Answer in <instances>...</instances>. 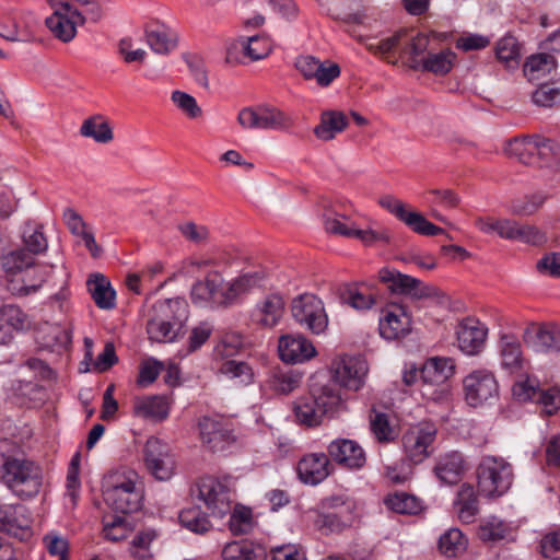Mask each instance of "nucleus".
<instances>
[{
	"label": "nucleus",
	"instance_id": "nucleus-12",
	"mask_svg": "<svg viewBox=\"0 0 560 560\" xmlns=\"http://www.w3.org/2000/svg\"><path fill=\"white\" fill-rule=\"evenodd\" d=\"M198 498L212 515L223 517L231 511L230 489L213 477H203L198 482Z\"/></svg>",
	"mask_w": 560,
	"mask_h": 560
},
{
	"label": "nucleus",
	"instance_id": "nucleus-18",
	"mask_svg": "<svg viewBox=\"0 0 560 560\" xmlns=\"http://www.w3.org/2000/svg\"><path fill=\"white\" fill-rule=\"evenodd\" d=\"M0 530L22 539L31 535V518L22 504L0 503Z\"/></svg>",
	"mask_w": 560,
	"mask_h": 560
},
{
	"label": "nucleus",
	"instance_id": "nucleus-36",
	"mask_svg": "<svg viewBox=\"0 0 560 560\" xmlns=\"http://www.w3.org/2000/svg\"><path fill=\"white\" fill-rule=\"evenodd\" d=\"M524 340L537 350H546L560 345V331L556 327L532 325L525 329Z\"/></svg>",
	"mask_w": 560,
	"mask_h": 560
},
{
	"label": "nucleus",
	"instance_id": "nucleus-21",
	"mask_svg": "<svg viewBox=\"0 0 560 560\" xmlns=\"http://www.w3.org/2000/svg\"><path fill=\"white\" fill-rule=\"evenodd\" d=\"M284 307L283 298L278 293H270L257 302L250 312V319L262 328H272L280 323Z\"/></svg>",
	"mask_w": 560,
	"mask_h": 560
},
{
	"label": "nucleus",
	"instance_id": "nucleus-57",
	"mask_svg": "<svg viewBox=\"0 0 560 560\" xmlns=\"http://www.w3.org/2000/svg\"><path fill=\"white\" fill-rule=\"evenodd\" d=\"M171 100L188 118L195 119L202 116L201 107L190 94L176 90L172 92Z\"/></svg>",
	"mask_w": 560,
	"mask_h": 560
},
{
	"label": "nucleus",
	"instance_id": "nucleus-64",
	"mask_svg": "<svg viewBox=\"0 0 560 560\" xmlns=\"http://www.w3.org/2000/svg\"><path fill=\"white\" fill-rule=\"evenodd\" d=\"M510 219H494L491 217H478L475 226L485 234H497L506 240Z\"/></svg>",
	"mask_w": 560,
	"mask_h": 560
},
{
	"label": "nucleus",
	"instance_id": "nucleus-45",
	"mask_svg": "<svg viewBox=\"0 0 560 560\" xmlns=\"http://www.w3.org/2000/svg\"><path fill=\"white\" fill-rule=\"evenodd\" d=\"M22 240L24 248L34 256L45 253L48 248L47 237L43 232V226L39 224L26 223L23 229Z\"/></svg>",
	"mask_w": 560,
	"mask_h": 560
},
{
	"label": "nucleus",
	"instance_id": "nucleus-23",
	"mask_svg": "<svg viewBox=\"0 0 560 560\" xmlns=\"http://www.w3.org/2000/svg\"><path fill=\"white\" fill-rule=\"evenodd\" d=\"M446 35L432 32L430 34L412 33L406 30V37L402 47V56L407 57L409 67L413 70V66L419 60H424L427 54L432 49V40L445 39Z\"/></svg>",
	"mask_w": 560,
	"mask_h": 560
},
{
	"label": "nucleus",
	"instance_id": "nucleus-40",
	"mask_svg": "<svg viewBox=\"0 0 560 560\" xmlns=\"http://www.w3.org/2000/svg\"><path fill=\"white\" fill-rule=\"evenodd\" d=\"M159 537L153 528L139 530L130 540L128 552L135 560H150L153 558L152 542Z\"/></svg>",
	"mask_w": 560,
	"mask_h": 560
},
{
	"label": "nucleus",
	"instance_id": "nucleus-32",
	"mask_svg": "<svg viewBox=\"0 0 560 560\" xmlns=\"http://www.w3.org/2000/svg\"><path fill=\"white\" fill-rule=\"evenodd\" d=\"M455 511L464 524H470L479 513V502L475 489L469 483H463L454 502Z\"/></svg>",
	"mask_w": 560,
	"mask_h": 560
},
{
	"label": "nucleus",
	"instance_id": "nucleus-14",
	"mask_svg": "<svg viewBox=\"0 0 560 560\" xmlns=\"http://www.w3.org/2000/svg\"><path fill=\"white\" fill-rule=\"evenodd\" d=\"M144 462L148 470L158 480H168L174 472V460L167 444L158 438H150L144 445Z\"/></svg>",
	"mask_w": 560,
	"mask_h": 560
},
{
	"label": "nucleus",
	"instance_id": "nucleus-11",
	"mask_svg": "<svg viewBox=\"0 0 560 560\" xmlns=\"http://www.w3.org/2000/svg\"><path fill=\"white\" fill-rule=\"evenodd\" d=\"M368 362L359 355H345L334 362V381L349 390H359L365 383Z\"/></svg>",
	"mask_w": 560,
	"mask_h": 560
},
{
	"label": "nucleus",
	"instance_id": "nucleus-27",
	"mask_svg": "<svg viewBox=\"0 0 560 560\" xmlns=\"http://www.w3.org/2000/svg\"><path fill=\"white\" fill-rule=\"evenodd\" d=\"M455 364L451 358H431L420 370L423 384L445 386L446 381L453 376Z\"/></svg>",
	"mask_w": 560,
	"mask_h": 560
},
{
	"label": "nucleus",
	"instance_id": "nucleus-37",
	"mask_svg": "<svg viewBox=\"0 0 560 560\" xmlns=\"http://www.w3.org/2000/svg\"><path fill=\"white\" fill-rule=\"evenodd\" d=\"M557 68V60L552 55L541 52L527 58L523 72L529 81H539Z\"/></svg>",
	"mask_w": 560,
	"mask_h": 560
},
{
	"label": "nucleus",
	"instance_id": "nucleus-48",
	"mask_svg": "<svg viewBox=\"0 0 560 560\" xmlns=\"http://www.w3.org/2000/svg\"><path fill=\"white\" fill-rule=\"evenodd\" d=\"M415 233L425 236H436L445 233V230L431 223L427 218L417 211H406L401 220Z\"/></svg>",
	"mask_w": 560,
	"mask_h": 560
},
{
	"label": "nucleus",
	"instance_id": "nucleus-29",
	"mask_svg": "<svg viewBox=\"0 0 560 560\" xmlns=\"http://www.w3.org/2000/svg\"><path fill=\"white\" fill-rule=\"evenodd\" d=\"M45 24L51 34L63 43L71 42L77 35L79 19L72 16L70 11H54L46 18Z\"/></svg>",
	"mask_w": 560,
	"mask_h": 560
},
{
	"label": "nucleus",
	"instance_id": "nucleus-47",
	"mask_svg": "<svg viewBox=\"0 0 560 560\" xmlns=\"http://www.w3.org/2000/svg\"><path fill=\"white\" fill-rule=\"evenodd\" d=\"M386 506L399 514H418L422 511L421 501L409 493L399 492L385 499Z\"/></svg>",
	"mask_w": 560,
	"mask_h": 560
},
{
	"label": "nucleus",
	"instance_id": "nucleus-24",
	"mask_svg": "<svg viewBox=\"0 0 560 560\" xmlns=\"http://www.w3.org/2000/svg\"><path fill=\"white\" fill-rule=\"evenodd\" d=\"M467 469L468 465L463 454L452 451L439 457L433 471L441 482L455 485L459 482Z\"/></svg>",
	"mask_w": 560,
	"mask_h": 560
},
{
	"label": "nucleus",
	"instance_id": "nucleus-50",
	"mask_svg": "<svg viewBox=\"0 0 560 560\" xmlns=\"http://www.w3.org/2000/svg\"><path fill=\"white\" fill-rule=\"evenodd\" d=\"M0 320L4 322L13 332L24 330L31 325L28 315L14 304L0 306Z\"/></svg>",
	"mask_w": 560,
	"mask_h": 560
},
{
	"label": "nucleus",
	"instance_id": "nucleus-44",
	"mask_svg": "<svg viewBox=\"0 0 560 560\" xmlns=\"http://www.w3.org/2000/svg\"><path fill=\"white\" fill-rule=\"evenodd\" d=\"M370 429L376 441L383 444L394 442L399 434L384 412H375L370 416Z\"/></svg>",
	"mask_w": 560,
	"mask_h": 560
},
{
	"label": "nucleus",
	"instance_id": "nucleus-5",
	"mask_svg": "<svg viewBox=\"0 0 560 560\" xmlns=\"http://www.w3.org/2000/svg\"><path fill=\"white\" fill-rule=\"evenodd\" d=\"M463 392L467 405L478 408L493 405L499 399L500 387L493 372L477 369L464 377Z\"/></svg>",
	"mask_w": 560,
	"mask_h": 560
},
{
	"label": "nucleus",
	"instance_id": "nucleus-13",
	"mask_svg": "<svg viewBox=\"0 0 560 560\" xmlns=\"http://www.w3.org/2000/svg\"><path fill=\"white\" fill-rule=\"evenodd\" d=\"M329 459L342 468L360 470L366 464V453L363 447L351 439H335L327 446Z\"/></svg>",
	"mask_w": 560,
	"mask_h": 560
},
{
	"label": "nucleus",
	"instance_id": "nucleus-16",
	"mask_svg": "<svg viewBox=\"0 0 560 560\" xmlns=\"http://www.w3.org/2000/svg\"><path fill=\"white\" fill-rule=\"evenodd\" d=\"M459 349L468 355L478 354L485 347L488 327L475 317L462 319L456 328Z\"/></svg>",
	"mask_w": 560,
	"mask_h": 560
},
{
	"label": "nucleus",
	"instance_id": "nucleus-22",
	"mask_svg": "<svg viewBox=\"0 0 560 560\" xmlns=\"http://www.w3.org/2000/svg\"><path fill=\"white\" fill-rule=\"evenodd\" d=\"M330 474L328 453H311L303 456L298 464V475L302 482L318 485Z\"/></svg>",
	"mask_w": 560,
	"mask_h": 560
},
{
	"label": "nucleus",
	"instance_id": "nucleus-59",
	"mask_svg": "<svg viewBox=\"0 0 560 560\" xmlns=\"http://www.w3.org/2000/svg\"><path fill=\"white\" fill-rule=\"evenodd\" d=\"M301 375L293 370H279L272 375V387L281 394H289L300 386Z\"/></svg>",
	"mask_w": 560,
	"mask_h": 560
},
{
	"label": "nucleus",
	"instance_id": "nucleus-3",
	"mask_svg": "<svg viewBox=\"0 0 560 560\" xmlns=\"http://www.w3.org/2000/svg\"><path fill=\"white\" fill-rule=\"evenodd\" d=\"M0 472L3 483L23 500L36 497L43 486L42 468L26 458L7 457Z\"/></svg>",
	"mask_w": 560,
	"mask_h": 560
},
{
	"label": "nucleus",
	"instance_id": "nucleus-51",
	"mask_svg": "<svg viewBox=\"0 0 560 560\" xmlns=\"http://www.w3.org/2000/svg\"><path fill=\"white\" fill-rule=\"evenodd\" d=\"M147 332L149 339L155 342H173L183 334L180 330L173 329L172 325L168 326L167 323L151 316L147 323Z\"/></svg>",
	"mask_w": 560,
	"mask_h": 560
},
{
	"label": "nucleus",
	"instance_id": "nucleus-2",
	"mask_svg": "<svg viewBox=\"0 0 560 560\" xmlns=\"http://www.w3.org/2000/svg\"><path fill=\"white\" fill-rule=\"evenodd\" d=\"M102 491L105 502L115 511L127 514L141 508L143 494L139 475L129 468H119L106 475Z\"/></svg>",
	"mask_w": 560,
	"mask_h": 560
},
{
	"label": "nucleus",
	"instance_id": "nucleus-63",
	"mask_svg": "<svg viewBox=\"0 0 560 560\" xmlns=\"http://www.w3.org/2000/svg\"><path fill=\"white\" fill-rule=\"evenodd\" d=\"M245 45L250 61L266 58L272 49L270 39L258 35L245 37Z\"/></svg>",
	"mask_w": 560,
	"mask_h": 560
},
{
	"label": "nucleus",
	"instance_id": "nucleus-42",
	"mask_svg": "<svg viewBox=\"0 0 560 560\" xmlns=\"http://www.w3.org/2000/svg\"><path fill=\"white\" fill-rule=\"evenodd\" d=\"M292 126L291 118L271 106H258V129L287 130Z\"/></svg>",
	"mask_w": 560,
	"mask_h": 560
},
{
	"label": "nucleus",
	"instance_id": "nucleus-8",
	"mask_svg": "<svg viewBox=\"0 0 560 560\" xmlns=\"http://www.w3.org/2000/svg\"><path fill=\"white\" fill-rule=\"evenodd\" d=\"M411 316L401 303H387L381 311L378 331L385 340H399L411 332Z\"/></svg>",
	"mask_w": 560,
	"mask_h": 560
},
{
	"label": "nucleus",
	"instance_id": "nucleus-15",
	"mask_svg": "<svg viewBox=\"0 0 560 560\" xmlns=\"http://www.w3.org/2000/svg\"><path fill=\"white\" fill-rule=\"evenodd\" d=\"M199 430L202 443L212 452H222L235 442L231 425L223 419L202 417Z\"/></svg>",
	"mask_w": 560,
	"mask_h": 560
},
{
	"label": "nucleus",
	"instance_id": "nucleus-46",
	"mask_svg": "<svg viewBox=\"0 0 560 560\" xmlns=\"http://www.w3.org/2000/svg\"><path fill=\"white\" fill-rule=\"evenodd\" d=\"M467 545V539L458 528L448 529L439 539V550L448 558L463 553Z\"/></svg>",
	"mask_w": 560,
	"mask_h": 560
},
{
	"label": "nucleus",
	"instance_id": "nucleus-58",
	"mask_svg": "<svg viewBox=\"0 0 560 560\" xmlns=\"http://www.w3.org/2000/svg\"><path fill=\"white\" fill-rule=\"evenodd\" d=\"M330 506L335 509L336 515L341 520L347 528L354 525L358 521L357 503L353 500H341L340 498H332Z\"/></svg>",
	"mask_w": 560,
	"mask_h": 560
},
{
	"label": "nucleus",
	"instance_id": "nucleus-7",
	"mask_svg": "<svg viewBox=\"0 0 560 560\" xmlns=\"http://www.w3.org/2000/svg\"><path fill=\"white\" fill-rule=\"evenodd\" d=\"M436 434L438 429L431 422H421L408 429L401 438L406 458L415 465L423 463L433 453Z\"/></svg>",
	"mask_w": 560,
	"mask_h": 560
},
{
	"label": "nucleus",
	"instance_id": "nucleus-38",
	"mask_svg": "<svg viewBox=\"0 0 560 560\" xmlns=\"http://www.w3.org/2000/svg\"><path fill=\"white\" fill-rule=\"evenodd\" d=\"M506 240L540 246L547 242V236L545 232L536 225L520 224L514 220H510Z\"/></svg>",
	"mask_w": 560,
	"mask_h": 560
},
{
	"label": "nucleus",
	"instance_id": "nucleus-30",
	"mask_svg": "<svg viewBox=\"0 0 560 560\" xmlns=\"http://www.w3.org/2000/svg\"><path fill=\"white\" fill-rule=\"evenodd\" d=\"M455 60L456 54L453 50L447 48L433 52L432 48L431 51L427 54L424 60H419V62L413 66V70L431 72L435 75H445L452 70Z\"/></svg>",
	"mask_w": 560,
	"mask_h": 560
},
{
	"label": "nucleus",
	"instance_id": "nucleus-6",
	"mask_svg": "<svg viewBox=\"0 0 560 560\" xmlns=\"http://www.w3.org/2000/svg\"><path fill=\"white\" fill-rule=\"evenodd\" d=\"M291 313L298 324L315 335L324 332L328 326L324 303L314 294L304 293L293 299Z\"/></svg>",
	"mask_w": 560,
	"mask_h": 560
},
{
	"label": "nucleus",
	"instance_id": "nucleus-25",
	"mask_svg": "<svg viewBox=\"0 0 560 560\" xmlns=\"http://www.w3.org/2000/svg\"><path fill=\"white\" fill-rule=\"evenodd\" d=\"M20 273L19 278L9 282V290L13 295L26 296L37 292L43 285L47 277V267L34 265Z\"/></svg>",
	"mask_w": 560,
	"mask_h": 560
},
{
	"label": "nucleus",
	"instance_id": "nucleus-54",
	"mask_svg": "<svg viewBox=\"0 0 560 560\" xmlns=\"http://www.w3.org/2000/svg\"><path fill=\"white\" fill-rule=\"evenodd\" d=\"M220 372L232 380H238L242 384L252 382L254 373L253 369L243 361L229 360L222 363Z\"/></svg>",
	"mask_w": 560,
	"mask_h": 560
},
{
	"label": "nucleus",
	"instance_id": "nucleus-56",
	"mask_svg": "<svg viewBox=\"0 0 560 560\" xmlns=\"http://www.w3.org/2000/svg\"><path fill=\"white\" fill-rule=\"evenodd\" d=\"M509 532V526L497 517H490L478 529V536L483 541H497L503 539Z\"/></svg>",
	"mask_w": 560,
	"mask_h": 560
},
{
	"label": "nucleus",
	"instance_id": "nucleus-52",
	"mask_svg": "<svg viewBox=\"0 0 560 560\" xmlns=\"http://www.w3.org/2000/svg\"><path fill=\"white\" fill-rule=\"evenodd\" d=\"M179 522L184 527L195 533H205L210 528L208 517L197 506L183 510L179 513Z\"/></svg>",
	"mask_w": 560,
	"mask_h": 560
},
{
	"label": "nucleus",
	"instance_id": "nucleus-43",
	"mask_svg": "<svg viewBox=\"0 0 560 560\" xmlns=\"http://www.w3.org/2000/svg\"><path fill=\"white\" fill-rule=\"evenodd\" d=\"M22 18L27 20L23 27L14 24L11 30H3V32L0 33V36L9 42H34L36 39L35 27L38 24V19L32 11H23Z\"/></svg>",
	"mask_w": 560,
	"mask_h": 560
},
{
	"label": "nucleus",
	"instance_id": "nucleus-41",
	"mask_svg": "<svg viewBox=\"0 0 560 560\" xmlns=\"http://www.w3.org/2000/svg\"><path fill=\"white\" fill-rule=\"evenodd\" d=\"M133 412L145 419L163 420L168 416V406L164 398L152 396L137 399L133 404Z\"/></svg>",
	"mask_w": 560,
	"mask_h": 560
},
{
	"label": "nucleus",
	"instance_id": "nucleus-33",
	"mask_svg": "<svg viewBox=\"0 0 560 560\" xmlns=\"http://www.w3.org/2000/svg\"><path fill=\"white\" fill-rule=\"evenodd\" d=\"M145 42L150 48L161 55H167L178 45V35L166 25L145 30Z\"/></svg>",
	"mask_w": 560,
	"mask_h": 560
},
{
	"label": "nucleus",
	"instance_id": "nucleus-35",
	"mask_svg": "<svg viewBox=\"0 0 560 560\" xmlns=\"http://www.w3.org/2000/svg\"><path fill=\"white\" fill-rule=\"evenodd\" d=\"M224 560H266V549L248 540L232 541L222 550Z\"/></svg>",
	"mask_w": 560,
	"mask_h": 560
},
{
	"label": "nucleus",
	"instance_id": "nucleus-28",
	"mask_svg": "<svg viewBox=\"0 0 560 560\" xmlns=\"http://www.w3.org/2000/svg\"><path fill=\"white\" fill-rule=\"evenodd\" d=\"M499 352L502 369L510 373H518L524 370L526 361L521 342L515 336L503 335L499 340Z\"/></svg>",
	"mask_w": 560,
	"mask_h": 560
},
{
	"label": "nucleus",
	"instance_id": "nucleus-49",
	"mask_svg": "<svg viewBox=\"0 0 560 560\" xmlns=\"http://www.w3.org/2000/svg\"><path fill=\"white\" fill-rule=\"evenodd\" d=\"M34 265V255L25 248L12 250L2 257V267L7 273L16 275Z\"/></svg>",
	"mask_w": 560,
	"mask_h": 560
},
{
	"label": "nucleus",
	"instance_id": "nucleus-55",
	"mask_svg": "<svg viewBox=\"0 0 560 560\" xmlns=\"http://www.w3.org/2000/svg\"><path fill=\"white\" fill-rule=\"evenodd\" d=\"M260 279V276L256 272L245 273L229 283L226 287L229 305L232 304L238 295L246 293L252 288L256 287Z\"/></svg>",
	"mask_w": 560,
	"mask_h": 560
},
{
	"label": "nucleus",
	"instance_id": "nucleus-62",
	"mask_svg": "<svg viewBox=\"0 0 560 560\" xmlns=\"http://www.w3.org/2000/svg\"><path fill=\"white\" fill-rule=\"evenodd\" d=\"M342 299L345 303L358 311L370 310L375 304V298L371 293H364L357 287L348 288Z\"/></svg>",
	"mask_w": 560,
	"mask_h": 560
},
{
	"label": "nucleus",
	"instance_id": "nucleus-31",
	"mask_svg": "<svg viewBox=\"0 0 560 560\" xmlns=\"http://www.w3.org/2000/svg\"><path fill=\"white\" fill-rule=\"evenodd\" d=\"M86 285L88 291L90 292L97 307L102 310H112L115 307L116 292L105 276L101 273L91 276L86 282Z\"/></svg>",
	"mask_w": 560,
	"mask_h": 560
},
{
	"label": "nucleus",
	"instance_id": "nucleus-39",
	"mask_svg": "<svg viewBox=\"0 0 560 560\" xmlns=\"http://www.w3.org/2000/svg\"><path fill=\"white\" fill-rule=\"evenodd\" d=\"M348 126V120L342 112L330 110L322 115L320 124L315 127L314 133L318 139L328 141L334 139L336 133L341 132Z\"/></svg>",
	"mask_w": 560,
	"mask_h": 560
},
{
	"label": "nucleus",
	"instance_id": "nucleus-10",
	"mask_svg": "<svg viewBox=\"0 0 560 560\" xmlns=\"http://www.w3.org/2000/svg\"><path fill=\"white\" fill-rule=\"evenodd\" d=\"M378 279L393 294L423 299L434 295L436 291L434 287L427 285L417 278L388 267L380 269Z\"/></svg>",
	"mask_w": 560,
	"mask_h": 560
},
{
	"label": "nucleus",
	"instance_id": "nucleus-1",
	"mask_svg": "<svg viewBox=\"0 0 560 560\" xmlns=\"http://www.w3.org/2000/svg\"><path fill=\"white\" fill-rule=\"evenodd\" d=\"M346 408L339 389L334 384H312L306 395L294 402L296 421L306 427H317L324 417H334Z\"/></svg>",
	"mask_w": 560,
	"mask_h": 560
},
{
	"label": "nucleus",
	"instance_id": "nucleus-34",
	"mask_svg": "<svg viewBox=\"0 0 560 560\" xmlns=\"http://www.w3.org/2000/svg\"><path fill=\"white\" fill-rule=\"evenodd\" d=\"M80 135L93 139L96 143H109L114 139L113 128L102 114H95L84 119L80 126Z\"/></svg>",
	"mask_w": 560,
	"mask_h": 560
},
{
	"label": "nucleus",
	"instance_id": "nucleus-20",
	"mask_svg": "<svg viewBox=\"0 0 560 560\" xmlns=\"http://www.w3.org/2000/svg\"><path fill=\"white\" fill-rule=\"evenodd\" d=\"M149 316L183 331L189 316L188 304L182 298L160 300L152 305Z\"/></svg>",
	"mask_w": 560,
	"mask_h": 560
},
{
	"label": "nucleus",
	"instance_id": "nucleus-9",
	"mask_svg": "<svg viewBox=\"0 0 560 560\" xmlns=\"http://www.w3.org/2000/svg\"><path fill=\"white\" fill-rule=\"evenodd\" d=\"M190 299L194 304L200 306H226L229 305L228 291L224 287V279L217 269L207 272L203 280L194 283L190 291Z\"/></svg>",
	"mask_w": 560,
	"mask_h": 560
},
{
	"label": "nucleus",
	"instance_id": "nucleus-26",
	"mask_svg": "<svg viewBox=\"0 0 560 560\" xmlns=\"http://www.w3.org/2000/svg\"><path fill=\"white\" fill-rule=\"evenodd\" d=\"M63 221L69 231L84 243L91 256L97 258L102 254L101 246L96 243L91 228L84 222L82 217L72 208L63 211Z\"/></svg>",
	"mask_w": 560,
	"mask_h": 560
},
{
	"label": "nucleus",
	"instance_id": "nucleus-19",
	"mask_svg": "<svg viewBox=\"0 0 560 560\" xmlns=\"http://www.w3.org/2000/svg\"><path fill=\"white\" fill-rule=\"evenodd\" d=\"M279 357L287 363H303L316 355V349L311 340L303 335H284L278 342Z\"/></svg>",
	"mask_w": 560,
	"mask_h": 560
},
{
	"label": "nucleus",
	"instance_id": "nucleus-4",
	"mask_svg": "<svg viewBox=\"0 0 560 560\" xmlns=\"http://www.w3.org/2000/svg\"><path fill=\"white\" fill-rule=\"evenodd\" d=\"M513 469L502 457L485 456L477 467V485L480 494L488 498L503 495L513 482Z\"/></svg>",
	"mask_w": 560,
	"mask_h": 560
},
{
	"label": "nucleus",
	"instance_id": "nucleus-60",
	"mask_svg": "<svg viewBox=\"0 0 560 560\" xmlns=\"http://www.w3.org/2000/svg\"><path fill=\"white\" fill-rule=\"evenodd\" d=\"M540 387L535 378L526 376L516 381L512 387V393L518 401H537Z\"/></svg>",
	"mask_w": 560,
	"mask_h": 560
},
{
	"label": "nucleus",
	"instance_id": "nucleus-61",
	"mask_svg": "<svg viewBox=\"0 0 560 560\" xmlns=\"http://www.w3.org/2000/svg\"><path fill=\"white\" fill-rule=\"evenodd\" d=\"M521 56L520 44L512 35L502 37L497 44V57L499 60L510 63L515 62Z\"/></svg>",
	"mask_w": 560,
	"mask_h": 560
},
{
	"label": "nucleus",
	"instance_id": "nucleus-53",
	"mask_svg": "<svg viewBox=\"0 0 560 560\" xmlns=\"http://www.w3.org/2000/svg\"><path fill=\"white\" fill-rule=\"evenodd\" d=\"M546 201L542 194H534L522 199L514 200L511 205V213L518 217H528L536 213Z\"/></svg>",
	"mask_w": 560,
	"mask_h": 560
},
{
	"label": "nucleus",
	"instance_id": "nucleus-17",
	"mask_svg": "<svg viewBox=\"0 0 560 560\" xmlns=\"http://www.w3.org/2000/svg\"><path fill=\"white\" fill-rule=\"evenodd\" d=\"M508 152L527 165L536 163L535 155L548 159L552 154V141L540 136L513 139L509 142Z\"/></svg>",
	"mask_w": 560,
	"mask_h": 560
}]
</instances>
